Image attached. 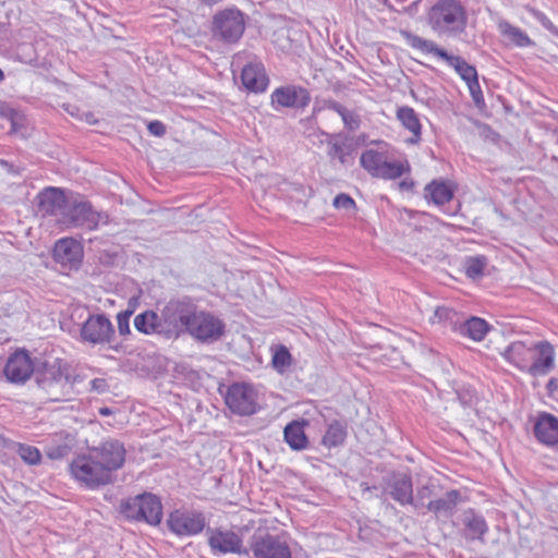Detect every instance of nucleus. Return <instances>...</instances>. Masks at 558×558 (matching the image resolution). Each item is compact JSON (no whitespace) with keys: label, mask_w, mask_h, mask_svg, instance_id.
Returning a JSON list of instances; mask_svg holds the SVG:
<instances>
[{"label":"nucleus","mask_w":558,"mask_h":558,"mask_svg":"<svg viewBox=\"0 0 558 558\" xmlns=\"http://www.w3.org/2000/svg\"><path fill=\"white\" fill-rule=\"evenodd\" d=\"M126 461V449L117 439H108L98 446L76 454L69 464L72 478L81 486L97 489L114 482V473Z\"/></svg>","instance_id":"1"},{"label":"nucleus","mask_w":558,"mask_h":558,"mask_svg":"<svg viewBox=\"0 0 558 558\" xmlns=\"http://www.w3.org/2000/svg\"><path fill=\"white\" fill-rule=\"evenodd\" d=\"M468 20V11L460 0H437L426 11V22L438 35L463 34Z\"/></svg>","instance_id":"2"},{"label":"nucleus","mask_w":558,"mask_h":558,"mask_svg":"<svg viewBox=\"0 0 558 558\" xmlns=\"http://www.w3.org/2000/svg\"><path fill=\"white\" fill-rule=\"evenodd\" d=\"M118 511L128 521H144L153 526L159 525L162 520L161 500L151 493H143L122 499Z\"/></svg>","instance_id":"3"},{"label":"nucleus","mask_w":558,"mask_h":558,"mask_svg":"<svg viewBox=\"0 0 558 558\" xmlns=\"http://www.w3.org/2000/svg\"><path fill=\"white\" fill-rule=\"evenodd\" d=\"M196 304L189 299H171L162 306L165 338L177 340L187 333Z\"/></svg>","instance_id":"4"},{"label":"nucleus","mask_w":558,"mask_h":558,"mask_svg":"<svg viewBox=\"0 0 558 558\" xmlns=\"http://www.w3.org/2000/svg\"><path fill=\"white\" fill-rule=\"evenodd\" d=\"M225 403L233 414L251 416L259 410L258 392L252 384L233 383L227 388Z\"/></svg>","instance_id":"5"},{"label":"nucleus","mask_w":558,"mask_h":558,"mask_svg":"<svg viewBox=\"0 0 558 558\" xmlns=\"http://www.w3.org/2000/svg\"><path fill=\"white\" fill-rule=\"evenodd\" d=\"M192 316L187 335L193 339L199 342L211 343L223 336L226 325L221 318L211 312L199 310L196 305Z\"/></svg>","instance_id":"6"},{"label":"nucleus","mask_w":558,"mask_h":558,"mask_svg":"<svg viewBox=\"0 0 558 558\" xmlns=\"http://www.w3.org/2000/svg\"><path fill=\"white\" fill-rule=\"evenodd\" d=\"M114 336V327L105 314L89 315L80 329L81 341L93 347L110 344Z\"/></svg>","instance_id":"7"},{"label":"nucleus","mask_w":558,"mask_h":558,"mask_svg":"<svg viewBox=\"0 0 558 558\" xmlns=\"http://www.w3.org/2000/svg\"><path fill=\"white\" fill-rule=\"evenodd\" d=\"M166 523L171 533L185 537L202 533L206 519L202 512L175 509L169 513Z\"/></svg>","instance_id":"8"},{"label":"nucleus","mask_w":558,"mask_h":558,"mask_svg":"<svg viewBox=\"0 0 558 558\" xmlns=\"http://www.w3.org/2000/svg\"><path fill=\"white\" fill-rule=\"evenodd\" d=\"M245 29L243 14L235 9H226L214 16L213 32L228 43L238 41Z\"/></svg>","instance_id":"9"},{"label":"nucleus","mask_w":558,"mask_h":558,"mask_svg":"<svg viewBox=\"0 0 558 558\" xmlns=\"http://www.w3.org/2000/svg\"><path fill=\"white\" fill-rule=\"evenodd\" d=\"M34 360L26 349H16L4 364L3 375L11 384L23 385L34 373Z\"/></svg>","instance_id":"10"},{"label":"nucleus","mask_w":558,"mask_h":558,"mask_svg":"<svg viewBox=\"0 0 558 558\" xmlns=\"http://www.w3.org/2000/svg\"><path fill=\"white\" fill-rule=\"evenodd\" d=\"M251 550L254 558H292L288 542L278 535L266 534L256 538Z\"/></svg>","instance_id":"11"},{"label":"nucleus","mask_w":558,"mask_h":558,"mask_svg":"<svg viewBox=\"0 0 558 558\" xmlns=\"http://www.w3.org/2000/svg\"><path fill=\"white\" fill-rule=\"evenodd\" d=\"M83 245L73 238H62L54 243L52 257L54 262L64 267L77 268L83 260Z\"/></svg>","instance_id":"12"},{"label":"nucleus","mask_w":558,"mask_h":558,"mask_svg":"<svg viewBox=\"0 0 558 558\" xmlns=\"http://www.w3.org/2000/svg\"><path fill=\"white\" fill-rule=\"evenodd\" d=\"M531 344L517 340L511 342L501 352L502 359L518 371L529 374V371H537L541 365H536L532 360Z\"/></svg>","instance_id":"13"},{"label":"nucleus","mask_w":558,"mask_h":558,"mask_svg":"<svg viewBox=\"0 0 558 558\" xmlns=\"http://www.w3.org/2000/svg\"><path fill=\"white\" fill-rule=\"evenodd\" d=\"M271 104L275 108L300 107L305 108L311 102L308 90L301 86L288 85L276 88L271 96Z\"/></svg>","instance_id":"14"},{"label":"nucleus","mask_w":558,"mask_h":558,"mask_svg":"<svg viewBox=\"0 0 558 558\" xmlns=\"http://www.w3.org/2000/svg\"><path fill=\"white\" fill-rule=\"evenodd\" d=\"M208 545L215 554H240L243 541L240 535L232 531L213 529L208 532Z\"/></svg>","instance_id":"15"},{"label":"nucleus","mask_w":558,"mask_h":558,"mask_svg":"<svg viewBox=\"0 0 558 558\" xmlns=\"http://www.w3.org/2000/svg\"><path fill=\"white\" fill-rule=\"evenodd\" d=\"M534 436L547 447L558 446V417L548 412H539L533 425Z\"/></svg>","instance_id":"16"},{"label":"nucleus","mask_w":558,"mask_h":558,"mask_svg":"<svg viewBox=\"0 0 558 558\" xmlns=\"http://www.w3.org/2000/svg\"><path fill=\"white\" fill-rule=\"evenodd\" d=\"M532 360L534 364L542 365L537 371H529L533 377L547 375L555 367L556 350L547 340L531 343Z\"/></svg>","instance_id":"17"},{"label":"nucleus","mask_w":558,"mask_h":558,"mask_svg":"<svg viewBox=\"0 0 558 558\" xmlns=\"http://www.w3.org/2000/svg\"><path fill=\"white\" fill-rule=\"evenodd\" d=\"M38 209L43 216H56L66 206V197L62 189L48 186L38 195Z\"/></svg>","instance_id":"18"},{"label":"nucleus","mask_w":558,"mask_h":558,"mask_svg":"<svg viewBox=\"0 0 558 558\" xmlns=\"http://www.w3.org/2000/svg\"><path fill=\"white\" fill-rule=\"evenodd\" d=\"M134 327L145 336L160 335L165 338L162 307L159 310V314L153 310L137 314L134 317Z\"/></svg>","instance_id":"19"},{"label":"nucleus","mask_w":558,"mask_h":558,"mask_svg":"<svg viewBox=\"0 0 558 558\" xmlns=\"http://www.w3.org/2000/svg\"><path fill=\"white\" fill-rule=\"evenodd\" d=\"M396 118L401 125L410 133L407 143L416 145L422 140V123L416 111L409 106L398 107Z\"/></svg>","instance_id":"20"},{"label":"nucleus","mask_w":558,"mask_h":558,"mask_svg":"<svg viewBox=\"0 0 558 558\" xmlns=\"http://www.w3.org/2000/svg\"><path fill=\"white\" fill-rule=\"evenodd\" d=\"M241 81L247 90L254 93L264 92L268 86V76L260 62L246 64L242 70Z\"/></svg>","instance_id":"21"},{"label":"nucleus","mask_w":558,"mask_h":558,"mask_svg":"<svg viewBox=\"0 0 558 558\" xmlns=\"http://www.w3.org/2000/svg\"><path fill=\"white\" fill-rule=\"evenodd\" d=\"M457 190V185L450 180L437 179L429 182L424 189V196L428 202L435 205H445L449 203Z\"/></svg>","instance_id":"22"},{"label":"nucleus","mask_w":558,"mask_h":558,"mask_svg":"<svg viewBox=\"0 0 558 558\" xmlns=\"http://www.w3.org/2000/svg\"><path fill=\"white\" fill-rule=\"evenodd\" d=\"M308 421L305 418L294 420L288 423L283 429V438L288 446L294 451L305 450L310 440L305 433Z\"/></svg>","instance_id":"23"},{"label":"nucleus","mask_w":558,"mask_h":558,"mask_svg":"<svg viewBox=\"0 0 558 558\" xmlns=\"http://www.w3.org/2000/svg\"><path fill=\"white\" fill-rule=\"evenodd\" d=\"M108 216L97 213L88 203H81L73 207L71 223L74 226H85L89 230L96 229L99 223H107Z\"/></svg>","instance_id":"24"},{"label":"nucleus","mask_w":558,"mask_h":558,"mask_svg":"<svg viewBox=\"0 0 558 558\" xmlns=\"http://www.w3.org/2000/svg\"><path fill=\"white\" fill-rule=\"evenodd\" d=\"M390 495L400 505L413 504V484L412 478L405 473H396L391 476Z\"/></svg>","instance_id":"25"},{"label":"nucleus","mask_w":558,"mask_h":558,"mask_svg":"<svg viewBox=\"0 0 558 558\" xmlns=\"http://www.w3.org/2000/svg\"><path fill=\"white\" fill-rule=\"evenodd\" d=\"M452 329L461 336L466 337L475 342L484 340L489 331L488 323L480 317L473 316L459 326L453 324Z\"/></svg>","instance_id":"26"},{"label":"nucleus","mask_w":558,"mask_h":558,"mask_svg":"<svg viewBox=\"0 0 558 558\" xmlns=\"http://www.w3.org/2000/svg\"><path fill=\"white\" fill-rule=\"evenodd\" d=\"M348 437V424L344 421L333 420L330 422L322 437V445L327 449L342 446Z\"/></svg>","instance_id":"27"},{"label":"nucleus","mask_w":558,"mask_h":558,"mask_svg":"<svg viewBox=\"0 0 558 558\" xmlns=\"http://www.w3.org/2000/svg\"><path fill=\"white\" fill-rule=\"evenodd\" d=\"M25 125L24 114L10 107H0V131L3 134H15L21 131Z\"/></svg>","instance_id":"28"},{"label":"nucleus","mask_w":558,"mask_h":558,"mask_svg":"<svg viewBox=\"0 0 558 558\" xmlns=\"http://www.w3.org/2000/svg\"><path fill=\"white\" fill-rule=\"evenodd\" d=\"M498 31L502 37L507 38L510 44L517 47L525 48L534 45L533 40L524 31L507 21H500L498 23Z\"/></svg>","instance_id":"29"},{"label":"nucleus","mask_w":558,"mask_h":558,"mask_svg":"<svg viewBox=\"0 0 558 558\" xmlns=\"http://www.w3.org/2000/svg\"><path fill=\"white\" fill-rule=\"evenodd\" d=\"M411 172V165L407 158L386 160L378 173L379 179L397 180Z\"/></svg>","instance_id":"30"},{"label":"nucleus","mask_w":558,"mask_h":558,"mask_svg":"<svg viewBox=\"0 0 558 558\" xmlns=\"http://www.w3.org/2000/svg\"><path fill=\"white\" fill-rule=\"evenodd\" d=\"M460 500V492L457 489H451L446 493L445 497L429 500L426 505V508L428 511L435 513L436 515L439 513H447L451 512Z\"/></svg>","instance_id":"31"},{"label":"nucleus","mask_w":558,"mask_h":558,"mask_svg":"<svg viewBox=\"0 0 558 558\" xmlns=\"http://www.w3.org/2000/svg\"><path fill=\"white\" fill-rule=\"evenodd\" d=\"M271 351V366L279 374H283L292 365L293 357L283 344L272 345Z\"/></svg>","instance_id":"32"},{"label":"nucleus","mask_w":558,"mask_h":558,"mask_svg":"<svg viewBox=\"0 0 558 558\" xmlns=\"http://www.w3.org/2000/svg\"><path fill=\"white\" fill-rule=\"evenodd\" d=\"M385 162L384 155L374 149H367L360 157L361 167L367 171L373 178H377Z\"/></svg>","instance_id":"33"},{"label":"nucleus","mask_w":558,"mask_h":558,"mask_svg":"<svg viewBox=\"0 0 558 558\" xmlns=\"http://www.w3.org/2000/svg\"><path fill=\"white\" fill-rule=\"evenodd\" d=\"M444 61H446L448 65L456 70V72L465 82V84L478 77L475 66L469 64L463 58L459 56L447 54V58H445Z\"/></svg>","instance_id":"34"},{"label":"nucleus","mask_w":558,"mask_h":558,"mask_svg":"<svg viewBox=\"0 0 558 558\" xmlns=\"http://www.w3.org/2000/svg\"><path fill=\"white\" fill-rule=\"evenodd\" d=\"M465 529L468 537L471 539H482L487 533L488 527L483 517L471 512L465 519Z\"/></svg>","instance_id":"35"},{"label":"nucleus","mask_w":558,"mask_h":558,"mask_svg":"<svg viewBox=\"0 0 558 558\" xmlns=\"http://www.w3.org/2000/svg\"><path fill=\"white\" fill-rule=\"evenodd\" d=\"M487 258L483 255L471 256L465 259L464 272L471 279H480L483 277L487 266Z\"/></svg>","instance_id":"36"},{"label":"nucleus","mask_w":558,"mask_h":558,"mask_svg":"<svg viewBox=\"0 0 558 558\" xmlns=\"http://www.w3.org/2000/svg\"><path fill=\"white\" fill-rule=\"evenodd\" d=\"M17 453L20 458L29 465H37L41 461V453L34 446L17 444Z\"/></svg>","instance_id":"37"},{"label":"nucleus","mask_w":558,"mask_h":558,"mask_svg":"<svg viewBox=\"0 0 558 558\" xmlns=\"http://www.w3.org/2000/svg\"><path fill=\"white\" fill-rule=\"evenodd\" d=\"M330 108L333 109L342 118L343 123L351 130L356 129L359 126V119L354 117L351 112H349L347 108L343 107L342 105L333 102L332 105H330Z\"/></svg>","instance_id":"38"},{"label":"nucleus","mask_w":558,"mask_h":558,"mask_svg":"<svg viewBox=\"0 0 558 558\" xmlns=\"http://www.w3.org/2000/svg\"><path fill=\"white\" fill-rule=\"evenodd\" d=\"M131 316L132 311H121L116 316L118 332L121 337H128L132 332L130 327Z\"/></svg>","instance_id":"39"},{"label":"nucleus","mask_w":558,"mask_h":558,"mask_svg":"<svg viewBox=\"0 0 558 558\" xmlns=\"http://www.w3.org/2000/svg\"><path fill=\"white\" fill-rule=\"evenodd\" d=\"M466 85H468L469 92H470L471 97H472L474 104L476 105V107H478L481 109L484 108L485 99H484V95H483V92H482V88H481V85L478 82V77L471 82H468Z\"/></svg>","instance_id":"40"},{"label":"nucleus","mask_w":558,"mask_h":558,"mask_svg":"<svg viewBox=\"0 0 558 558\" xmlns=\"http://www.w3.org/2000/svg\"><path fill=\"white\" fill-rule=\"evenodd\" d=\"M50 373L57 381H61L62 379L65 383L70 381L69 365L62 361H57L56 364L51 366Z\"/></svg>","instance_id":"41"},{"label":"nucleus","mask_w":558,"mask_h":558,"mask_svg":"<svg viewBox=\"0 0 558 558\" xmlns=\"http://www.w3.org/2000/svg\"><path fill=\"white\" fill-rule=\"evenodd\" d=\"M420 51L425 54H434L441 60H445L448 54L446 50L439 48L434 41L427 39H424Z\"/></svg>","instance_id":"42"},{"label":"nucleus","mask_w":558,"mask_h":558,"mask_svg":"<svg viewBox=\"0 0 558 558\" xmlns=\"http://www.w3.org/2000/svg\"><path fill=\"white\" fill-rule=\"evenodd\" d=\"M332 205L337 209H356L355 201L345 193L338 194L332 202Z\"/></svg>","instance_id":"43"},{"label":"nucleus","mask_w":558,"mask_h":558,"mask_svg":"<svg viewBox=\"0 0 558 558\" xmlns=\"http://www.w3.org/2000/svg\"><path fill=\"white\" fill-rule=\"evenodd\" d=\"M147 129H148V131H149V133L151 135H155V136H158V137L163 136L166 134V126L159 120L150 121L147 124Z\"/></svg>","instance_id":"44"},{"label":"nucleus","mask_w":558,"mask_h":558,"mask_svg":"<svg viewBox=\"0 0 558 558\" xmlns=\"http://www.w3.org/2000/svg\"><path fill=\"white\" fill-rule=\"evenodd\" d=\"M109 389V385L105 378H94L90 381V390L97 393H104Z\"/></svg>","instance_id":"45"},{"label":"nucleus","mask_w":558,"mask_h":558,"mask_svg":"<svg viewBox=\"0 0 558 558\" xmlns=\"http://www.w3.org/2000/svg\"><path fill=\"white\" fill-rule=\"evenodd\" d=\"M433 496V488L429 485H424L417 490V500L424 501Z\"/></svg>","instance_id":"46"},{"label":"nucleus","mask_w":558,"mask_h":558,"mask_svg":"<svg viewBox=\"0 0 558 558\" xmlns=\"http://www.w3.org/2000/svg\"><path fill=\"white\" fill-rule=\"evenodd\" d=\"M435 315L439 316V317L450 318L451 319L457 314L452 310L442 307V308H437Z\"/></svg>","instance_id":"47"},{"label":"nucleus","mask_w":558,"mask_h":558,"mask_svg":"<svg viewBox=\"0 0 558 558\" xmlns=\"http://www.w3.org/2000/svg\"><path fill=\"white\" fill-rule=\"evenodd\" d=\"M547 392L550 397H554L556 390H558V379L550 378L546 385Z\"/></svg>","instance_id":"48"},{"label":"nucleus","mask_w":558,"mask_h":558,"mask_svg":"<svg viewBox=\"0 0 558 558\" xmlns=\"http://www.w3.org/2000/svg\"><path fill=\"white\" fill-rule=\"evenodd\" d=\"M424 41V38L422 37H418V36H411L409 38V44L412 48L416 49V50H420L421 47H422V44Z\"/></svg>","instance_id":"49"},{"label":"nucleus","mask_w":558,"mask_h":558,"mask_svg":"<svg viewBox=\"0 0 558 558\" xmlns=\"http://www.w3.org/2000/svg\"><path fill=\"white\" fill-rule=\"evenodd\" d=\"M414 186V182L411 180H403L399 183V187L401 190H412Z\"/></svg>","instance_id":"50"},{"label":"nucleus","mask_w":558,"mask_h":558,"mask_svg":"<svg viewBox=\"0 0 558 558\" xmlns=\"http://www.w3.org/2000/svg\"><path fill=\"white\" fill-rule=\"evenodd\" d=\"M137 298L130 299L128 303V308L125 311H132V315L134 314L136 306H137Z\"/></svg>","instance_id":"51"},{"label":"nucleus","mask_w":558,"mask_h":558,"mask_svg":"<svg viewBox=\"0 0 558 558\" xmlns=\"http://www.w3.org/2000/svg\"><path fill=\"white\" fill-rule=\"evenodd\" d=\"M112 412L109 408H100L99 409V414L102 415V416H107V415H110Z\"/></svg>","instance_id":"52"},{"label":"nucleus","mask_w":558,"mask_h":558,"mask_svg":"<svg viewBox=\"0 0 558 558\" xmlns=\"http://www.w3.org/2000/svg\"><path fill=\"white\" fill-rule=\"evenodd\" d=\"M199 1L205 4L213 5V4H217V3L221 2L222 0H199Z\"/></svg>","instance_id":"53"},{"label":"nucleus","mask_w":558,"mask_h":558,"mask_svg":"<svg viewBox=\"0 0 558 558\" xmlns=\"http://www.w3.org/2000/svg\"><path fill=\"white\" fill-rule=\"evenodd\" d=\"M333 149H335V153H336V154H339V153L341 151V147H340V146H338V145H335V146H333Z\"/></svg>","instance_id":"54"},{"label":"nucleus","mask_w":558,"mask_h":558,"mask_svg":"<svg viewBox=\"0 0 558 558\" xmlns=\"http://www.w3.org/2000/svg\"><path fill=\"white\" fill-rule=\"evenodd\" d=\"M4 80V73L3 71L0 69V82H2Z\"/></svg>","instance_id":"55"},{"label":"nucleus","mask_w":558,"mask_h":558,"mask_svg":"<svg viewBox=\"0 0 558 558\" xmlns=\"http://www.w3.org/2000/svg\"><path fill=\"white\" fill-rule=\"evenodd\" d=\"M339 159H340L341 163H344V162H345L344 156H342V155H341V156H339Z\"/></svg>","instance_id":"56"}]
</instances>
